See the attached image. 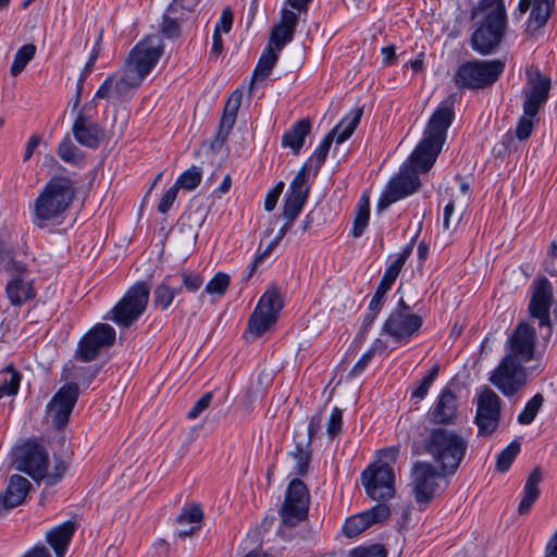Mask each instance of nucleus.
<instances>
[{
	"instance_id": "29",
	"label": "nucleus",
	"mask_w": 557,
	"mask_h": 557,
	"mask_svg": "<svg viewBox=\"0 0 557 557\" xmlns=\"http://www.w3.org/2000/svg\"><path fill=\"white\" fill-rule=\"evenodd\" d=\"M30 488V482L20 474L10 478L9 485L3 496H0V515L20 506L26 498Z\"/></svg>"
},
{
	"instance_id": "1",
	"label": "nucleus",
	"mask_w": 557,
	"mask_h": 557,
	"mask_svg": "<svg viewBox=\"0 0 557 557\" xmlns=\"http://www.w3.org/2000/svg\"><path fill=\"white\" fill-rule=\"evenodd\" d=\"M454 112L448 107L438 108L430 119L424 136L409 157V164H405L399 174L393 177L384 194L381 196L377 208L386 209L393 202L414 193L420 186L418 172H426L436 161L446 138V132L453 122Z\"/></svg>"
},
{
	"instance_id": "64",
	"label": "nucleus",
	"mask_w": 557,
	"mask_h": 557,
	"mask_svg": "<svg viewBox=\"0 0 557 557\" xmlns=\"http://www.w3.org/2000/svg\"><path fill=\"white\" fill-rule=\"evenodd\" d=\"M23 557H51V555L44 545H38L28 550Z\"/></svg>"
},
{
	"instance_id": "25",
	"label": "nucleus",
	"mask_w": 557,
	"mask_h": 557,
	"mask_svg": "<svg viewBox=\"0 0 557 557\" xmlns=\"http://www.w3.org/2000/svg\"><path fill=\"white\" fill-rule=\"evenodd\" d=\"M553 299V288L547 278L535 282L529 311L533 318L539 319L540 326H550L549 308Z\"/></svg>"
},
{
	"instance_id": "20",
	"label": "nucleus",
	"mask_w": 557,
	"mask_h": 557,
	"mask_svg": "<svg viewBox=\"0 0 557 557\" xmlns=\"http://www.w3.org/2000/svg\"><path fill=\"white\" fill-rule=\"evenodd\" d=\"M422 318L416 313L393 311L383 324L382 333L397 343H407L418 334Z\"/></svg>"
},
{
	"instance_id": "43",
	"label": "nucleus",
	"mask_w": 557,
	"mask_h": 557,
	"mask_svg": "<svg viewBox=\"0 0 557 557\" xmlns=\"http://www.w3.org/2000/svg\"><path fill=\"white\" fill-rule=\"evenodd\" d=\"M519 451L520 443L518 441H512L498 454L496 458V470L502 473L506 472L510 468Z\"/></svg>"
},
{
	"instance_id": "5",
	"label": "nucleus",
	"mask_w": 557,
	"mask_h": 557,
	"mask_svg": "<svg viewBox=\"0 0 557 557\" xmlns=\"http://www.w3.org/2000/svg\"><path fill=\"white\" fill-rule=\"evenodd\" d=\"M473 18L478 27L471 36L472 48L481 54H490L499 46L507 29L505 1L481 0Z\"/></svg>"
},
{
	"instance_id": "61",
	"label": "nucleus",
	"mask_w": 557,
	"mask_h": 557,
	"mask_svg": "<svg viewBox=\"0 0 557 557\" xmlns=\"http://www.w3.org/2000/svg\"><path fill=\"white\" fill-rule=\"evenodd\" d=\"M371 352H364L361 358L357 361V363L354 366V368L350 370L349 375L350 376H357L359 375L369 364V362L372 360Z\"/></svg>"
},
{
	"instance_id": "31",
	"label": "nucleus",
	"mask_w": 557,
	"mask_h": 557,
	"mask_svg": "<svg viewBox=\"0 0 557 557\" xmlns=\"http://www.w3.org/2000/svg\"><path fill=\"white\" fill-rule=\"evenodd\" d=\"M75 530L76 524L69 520L52 528L46 533V540L53 548L57 557H64Z\"/></svg>"
},
{
	"instance_id": "37",
	"label": "nucleus",
	"mask_w": 557,
	"mask_h": 557,
	"mask_svg": "<svg viewBox=\"0 0 557 557\" xmlns=\"http://www.w3.org/2000/svg\"><path fill=\"white\" fill-rule=\"evenodd\" d=\"M173 276L168 275L153 292V304L162 310L168 309L174 297L181 293L182 287L172 286Z\"/></svg>"
},
{
	"instance_id": "40",
	"label": "nucleus",
	"mask_w": 557,
	"mask_h": 557,
	"mask_svg": "<svg viewBox=\"0 0 557 557\" xmlns=\"http://www.w3.org/2000/svg\"><path fill=\"white\" fill-rule=\"evenodd\" d=\"M309 447L306 443L297 441L295 450L289 453V456L296 461L295 469L297 475H305L308 472L311 461V450Z\"/></svg>"
},
{
	"instance_id": "57",
	"label": "nucleus",
	"mask_w": 557,
	"mask_h": 557,
	"mask_svg": "<svg viewBox=\"0 0 557 557\" xmlns=\"http://www.w3.org/2000/svg\"><path fill=\"white\" fill-rule=\"evenodd\" d=\"M182 276V283H183V286L188 290V292H196L198 290L202 284H203V278L200 274H194V273H188V272H182L181 274Z\"/></svg>"
},
{
	"instance_id": "19",
	"label": "nucleus",
	"mask_w": 557,
	"mask_h": 557,
	"mask_svg": "<svg viewBox=\"0 0 557 557\" xmlns=\"http://www.w3.org/2000/svg\"><path fill=\"white\" fill-rule=\"evenodd\" d=\"M79 396V388L76 383L63 385L48 404V413L55 428H63L70 419Z\"/></svg>"
},
{
	"instance_id": "35",
	"label": "nucleus",
	"mask_w": 557,
	"mask_h": 557,
	"mask_svg": "<svg viewBox=\"0 0 557 557\" xmlns=\"http://www.w3.org/2000/svg\"><path fill=\"white\" fill-rule=\"evenodd\" d=\"M363 110L362 108H357L350 111L346 116L342 119V121L331 131L335 136L336 144H343L346 139H348L356 127L358 126L360 119L362 116Z\"/></svg>"
},
{
	"instance_id": "26",
	"label": "nucleus",
	"mask_w": 557,
	"mask_h": 557,
	"mask_svg": "<svg viewBox=\"0 0 557 557\" xmlns=\"http://www.w3.org/2000/svg\"><path fill=\"white\" fill-rule=\"evenodd\" d=\"M457 397L449 388H444L429 411L430 421L435 424H453L457 419Z\"/></svg>"
},
{
	"instance_id": "49",
	"label": "nucleus",
	"mask_w": 557,
	"mask_h": 557,
	"mask_svg": "<svg viewBox=\"0 0 557 557\" xmlns=\"http://www.w3.org/2000/svg\"><path fill=\"white\" fill-rule=\"evenodd\" d=\"M438 375V366H433V368L430 370L429 374L421 381L420 385L413 389L411 397L416 399H423L432 383Z\"/></svg>"
},
{
	"instance_id": "16",
	"label": "nucleus",
	"mask_w": 557,
	"mask_h": 557,
	"mask_svg": "<svg viewBox=\"0 0 557 557\" xmlns=\"http://www.w3.org/2000/svg\"><path fill=\"white\" fill-rule=\"evenodd\" d=\"M15 468L30 475L34 480H44L47 476L48 454L37 443L27 442L13 450Z\"/></svg>"
},
{
	"instance_id": "53",
	"label": "nucleus",
	"mask_w": 557,
	"mask_h": 557,
	"mask_svg": "<svg viewBox=\"0 0 557 557\" xmlns=\"http://www.w3.org/2000/svg\"><path fill=\"white\" fill-rule=\"evenodd\" d=\"M343 416L342 410L334 407L327 422V434L331 438L335 437L342 430Z\"/></svg>"
},
{
	"instance_id": "48",
	"label": "nucleus",
	"mask_w": 557,
	"mask_h": 557,
	"mask_svg": "<svg viewBox=\"0 0 557 557\" xmlns=\"http://www.w3.org/2000/svg\"><path fill=\"white\" fill-rule=\"evenodd\" d=\"M334 139L335 136L332 134V132H330L314 150L312 158L315 161L317 171H319L322 164L325 162L330 147Z\"/></svg>"
},
{
	"instance_id": "36",
	"label": "nucleus",
	"mask_w": 557,
	"mask_h": 557,
	"mask_svg": "<svg viewBox=\"0 0 557 557\" xmlns=\"http://www.w3.org/2000/svg\"><path fill=\"white\" fill-rule=\"evenodd\" d=\"M202 518L203 513L200 506L198 505H193L183 509L182 513L177 518V522L180 525L189 524V529H178V537L184 539L196 533L200 529Z\"/></svg>"
},
{
	"instance_id": "17",
	"label": "nucleus",
	"mask_w": 557,
	"mask_h": 557,
	"mask_svg": "<svg viewBox=\"0 0 557 557\" xmlns=\"http://www.w3.org/2000/svg\"><path fill=\"white\" fill-rule=\"evenodd\" d=\"M115 335V330L111 325L96 324L78 342L75 357L83 362L95 360L100 349L114 344Z\"/></svg>"
},
{
	"instance_id": "8",
	"label": "nucleus",
	"mask_w": 557,
	"mask_h": 557,
	"mask_svg": "<svg viewBox=\"0 0 557 557\" xmlns=\"http://www.w3.org/2000/svg\"><path fill=\"white\" fill-rule=\"evenodd\" d=\"M440 467L435 468L426 461H417L410 472V485L414 500L420 509H424L437 495L440 491H444L448 483Z\"/></svg>"
},
{
	"instance_id": "58",
	"label": "nucleus",
	"mask_w": 557,
	"mask_h": 557,
	"mask_svg": "<svg viewBox=\"0 0 557 557\" xmlns=\"http://www.w3.org/2000/svg\"><path fill=\"white\" fill-rule=\"evenodd\" d=\"M283 188L284 183L278 182L272 189L268 191L264 200V209L267 211H272L275 208L277 200L283 191Z\"/></svg>"
},
{
	"instance_id": "52",
	"label": "nucleus",
	"mask_w": 557,
	"mask_h": 557,
	"mask_svg": "<svg viewBox=\"0 0 557 557\" xmlns=\"http://www.w3.org/2000/svg\"><path fill=\"white\" fill-rule=\"evenodd\" d=\"M348 557H386L383 546L376 544L369 547H358L349 553Z\"/></svg>"
},
{
	"instance_id": "32",
	"label": "nucleus",
	"mask_w": 557,
	"mask_h": 557,
	"mask_svg": "<svg viewBox=\"0 0 557 557\" xmlns=\"http://www.w3.org/2000/svg\"><path fill=\"white\" fill-rule=\"evenodd\" d=\"M243 99V91L239 89L234 90L224 106V112L220 122L216 139L223 143L231 133L239 110Z\"/></svg>"
},
{
	"instance_id": "2",
	"label": "nucleus",
	"mask_w": 557,
	"mask_h": 557,
	"mask_svg": "<svg viewBox=\"0 0 557 557\" xmlns=\"http://www.w3.org/2000/svg\"><path fill=\"white\" fill-rule=\"evenodd\" d=\"M159 35H148L131 50L121 71L110 75L98 88L95 98L125 101L133 97L146 76L163 54Z\"/></svg>"
},
{
	"instance_id": "56",
	"label": "nucleus",
	"mask_w": 557,
	"mask_h": 557,
	"mask_svg": "<svg viewBox=\"0 0 557 557\" xmlns=\"http://www.w3.org/2000/svg\"><path fill=\"white\" fill-rule=\"evenodd\" d=\"M212 400V393L203 394L193 406V408L188 411V419H196L201 412L209 408Z\"/></svg>"
},
{
	"instance_id": "34",
	"label": "nucleus",
	"mask_w": 557,
	"mask_h": 557,
	"mask_svg": "<svg viewBox=\"0 0 557 557\" xmlns=\"http://www.w3.org/2000/svg\"><path fill=\"white\" fill-rule=\"evenodd\" d=\"M542 480V471L540 468H535L527 479L523 487V497L520 500L518 512L520 515H527L530 512L532 506L540 496L539 484Z\"/></svg>"
},
{
	"instance_id": "21",
	"label": "nucleus",
	"mask_w": 557,
	"mask_h": 557,
	"mask_svg": "<svg viewBox=\"0 0 557 557\" xmlns=\"http://www.w3.org/2000/svg\"><path fill=\"white\" fill-rule=\"evenodd\" d=\"M307 174L308 164L305 163L290 182L282 213L289 222H293L297 218L307 201L309 195Z\"/></svg>"
},
{
	"instance_id": "7",
	"label": "nucleus",
	"mask_w": 557,
	"mask_h": 557,
	"mask_svg": "<svg viewBox=\"0 0 557 557\" xmlns=\"http://www.w3.org/2000/svg\"><path fill=\"white\" fill-rule=\"evenodd\" d=\"M527 77L528 82L523 89V115L516 127V136L520 140H525L531 136L534 119L548 100L550 90V78L542 75L539 69L528 70Z\"/></svg>"
},
{
	"instance_id": "18",
	"label": "nucleus",
	"mask_w": 557,
	"mask_h": 557,
	"mask_svg": "<svg viewBox=\"0 0 557 557\" xmlns=\"http://www.w3.org/2000/svg\"><path fill=\"white\" fill-rule=\"evenodd\" d=\"M11 278L7 284V295L13 306H21L23 302L35 297L33 278L28 270L15 260H9L5 265Z\"/></svg>"
},
{
	"instance_id": "15",
	"label": "nucleus",
	"mask_w": 557,
	"mask_h": 557,
	"mask_svg": "<svg viewBox=\"0 0 557 557\" xmlns=\"http://www.w3.org/2000/svg\"><path fill=\"white\" fill-rule=\"evenodd\" d=\"M283 300L277 289L267 290L249 318V331L256 336L265 333L278 319Z\"/></svg>"
},
{
	"instance_id": "3",
	"label": "nucleus",
	"mask_w": 557,
	"mask_h": 557,
	"mask_svg": "<svg viewBox=\"0 0 557 557\" xmlns=\"http://www.w3.org/2000/svg\"><path fill=\"white\" fill-rule=\"evenodd\" d=\"M159 35H148L131 50L121 71L110 75L98 88L95 98L125 101L133 97L146 76L163 54Z\"/></svg>"
},
{
	"instance_id": "9",
	"label": "nucleus",
	"mask_w": 557,
	"mask_h": 557,
	"mask_svg": "<svg viewBox=\"0 0 557 557\" xmlns=\"http://www.w3.org/2000/svg\"><path fill=\"white\" fill-rule=\"evenodd\" d=\"M504 69L505 63L498 59L469 61L458 67L454 81L460 88H485L498 79Z\"/></svg>"
},
{
	"instance_id": "41",
	"label": "nucleus",
	"mask_w": 557,
	"mask_h": 557,
	"mask_svg": "<svg viewBox=\"0 0 557 557\" xmlns=\"http://www.w3.org/2000/svg\"><path fill=\"white\" fill-rule=\"evenodd\" d=\"M36 46L27 44L22 46L14 55L13 63L11 65V75L17 76L27 65V63L35 57Z\"/></svg>"
},
{
	"instance_id": "24",
	"label": "nucleus",
	"mask_w": 557,
	"mask_h": 557,
	"mask_svg": "<svg viewBox=\"0 0 557 557\" xmlns=\"http://www.w3.org/2000/svg\"><path fill=\"white\" fill-rule=\"evenodd\" d=\"M389 515L391 509L386 504H376L368 510L349 517L343 525V532L347 537H355L373 524L385 521Z\"/></svg>"
},
{
	"instance_id": "60",
	"label": "nucleus",
	"mask_w": 557,
	"mask_h": 557,
	"mask_svg": "<svg viewBox=\"0 0 557 557\" xmlns=\"http://www.w3.org/2000/svg\"><path fill=\"white\" fill-rule=\"evenodd\" d=\"M66 470V466L63 461L59 460L55 462L54 471L49 473L47 471V476L44 480H47L49 485H54L64 474Z\"/></svg>"
},
{
	"instance_id": "22",
	"label": "nucleus",
	"mask_w": 557,
	"mask_h": 557,
	"mask_svg": "<svg viewBox=\"0 0 557 557\" xmlns=\"http://www.w3.org/2000/svg\"><path fill=\"white\" fill-rule=\"evenodd\" d=\"M536 334L534 327L527 322H520L508 338L507 356L523 362H529L534 357Z\"/></svg>"
},
{
	"instance_id": "4",
	"label": "nucleus",
	"mask_w": 557,
	"mask_h": 557,
	"mask_svg": "<svg viewBox=\"0 0 557 557\" xmlns=\"http://www.w3.org/2000/svg\"><path fill=\"white\" fill-rule=\"evenodd\" d=\"M74 183L65 176L48 181L33 206V222L42 228L62 223L74 199Z\"/></svg>"
},
{
	"instance_id": "33",
	"label": "nucleus",
	"mask_w": 557,
	"mask_h": 557,
	"mask_svg": "<svg viewBox=\"0 0 557 557\" xmlns=\"http://www.w3.org/2000/svg\"><path fill=\"white\" fill-rule=\"evenodd\" d=\"M311 131V122L309 119L297 121L290 129H288L282 137V146L290 148L295 156L299 154L304 146L307 135Z\"/></svg>"
},
{
	"instance_id": "11",
	"label": "nucleus",
	"mask_w": 557,
	"mask_h": 557,
	"mask_svg": "<svg viewBox=\"0 0 557 557\" xmlns=\"http://www.w3.org/2000/svg\"><path fill=\"white\" fill-rule=\"evenodd\" d=\"M523 361L505 355L499 364L492 372L488 381L504 395L513 396L522 389L528 382V371Z\"/></svg>"
},
{
	"instance_id": "10",
	"label": "nucleus",
	"mask_w": 557,
	"mask_h": 557,
	"mask_svg": "<svg viewBox=\"0 0 557 557\" xmlns=\"http://www.w3.org/2000/svg\"><path fill=\"white\" fill-rule=\"evenodd\" d=\"M149 300V287L146 283L133 285L125 296L106 317L120 327H129L146 310Z\"/></svg>"
},
{
	"instance_id": "45",
	"label": "nucleus",
	"mask_w": 557,
	"mask_h": 557,
	"mask_svg": "<svg viewBox=\"0 0 557 557\" xmlns=\"http://www.w3.org/2000/svg\"><path fill=\"white\" fill-rule=\"evenodd\" d=\"M58 156L67 163L77 164L83 160L82 151L66 136L58 147Z\"/></svg>"
},
{
	"instance_id": "44",
	"label": "nucleus",
	"mask_w": 557,
	"mask_h": 557,
	"mask_svg": "<svg viewBox=\"0 0 557 557\" xmlns=\"http://www.w3.org/2000/svg\"><path fill=\"white\" fill-rule=\"evenodd\" d=\"M202 172L201 169L193 165L183 172L176 180L175 186L180 189L193 190L201 182Z\"/></svg>"
},
{
	"instance_id": "55",
	"label": "nucleus",
	"mask_w": 557,
	"mask_h": 557,
	"mask_svg": "<svg viewBox=\"0 0 557 557\" xmlns=\"http://www.w3.org/2000/svg\"><path fill=\"white\" fill-rule=\"evenodd\" d=\"M177 193L178 188L175 185H173L163 194L158 205V211L160 213L164 214L171 209L172 205L177 198Z\"/></svg>"
},
{
	"instance_id": "6",
	"label": "nucleus",
	"mask_w": 557,
	"mask_h": 557,
	"mask_svg": "<svg viewBox=\"0 0 557 557\" xmlns=\"http://www.w3.org/2000/svg\"><path fill=\"white\" fill-rule=\"evenodd\" d=\"M444 473L455 474L466 456L468 442L453 430L433 429L423 444Z\"/></svg>"
},
{
	"instance_id": "47",
	"label": "nucleus",
	"mask_w": 557,
	"mask_h": 557,
	"mask_svg": "<svg viewBox=\"0 0 557 557\" xmlns=\"http://www.w3.org/2000/svg\"><path fill=\"white\" fill-rule=\"evenodd\" d=\"M458 203L453 198L444 208L443 227L449 233L454 231L461 220L457 221Z\"/></svg>"
},
{
	"instance_id": "39",
	"label": "nucleus",
	"mask_w": 557,
	"mask_h": 557,
	"mask_svg": "<svg viewBox=\"0 0 557 557\" xmlns=\"http://www.w3.org/2000/svg\"><path fill=\"white\" fill-rule=\"evenodd\" d=\"M277 53L273 47L268 46L261 54L253 72V78H265L277 62Z\"/></svg>"
},
{
	"instance_id": "62",
	"label": "nucleus",
	"mask_w": 557,
	"mask_h": 557,
	"mask_svg": "<svg viewBox=\"0 0 557 557\" xmlns=\"http://www.w3.org/2000/svg\"><path fill=\"white\" fill-rule=\"evenodd\" d=\"M321 421H322V418L320 414L313 416L312 419L310 420L309 425H308V437L304 442V443H306L307 446H310L312 437L319 431Z\"/></svg>"
},
{
	"instance_id": "42",
	"label": "nucleus",
	"mask_w": 557,
	"mask_h": 557,
	"mask_svg": "<svg viewBox=\"0 0 557 557\" xmlns=\"http://www.w3.org/2000/svg\"><path fill=\"white\" fill-rule=\"evenodd\" d=\"M544 404V397L542 394H535L525 405L524 409L518 416V422L522 425L531 424L541 407Z\"/></svg>"
},
{
	"instance_id": "38",
	"label": "nucleus",
	"mask_w": 557,
	"mask_h": 557,
	"mask_svg": "<svg viewBox=\"0 0 557 557\" xmlns=\"http://www.w3.org/2000/svg\"><path fill=\"white\" fill-rule=\"evenodd\" d=\"M21 374L12 367L0 372V399L5 396L15 395L18 392Z\"/></svg>"
},
{
	"instance_id": "28",
	"label": "nucleus",
	"mask_w": 557,
	"mask_h": 557,
	"mask_svg": "<svg viewBox=\"0 0 557 557\" xmlns=\"http://www.w3.org/2000/svg\"><path fill=\"white\" fill-rule=\"evenodd\" d=\"M298 23V15L293 11L283 9L281 12V21L275 25L270 35V45L276 51H280L287 42H290L294 37L296 25Z\"/></svg>"
},
{
	"instance_id": "54",
	"label": "nucleus",
	"mask_w": 557,
	"mask_h": 557,
	"mask_svg": "<svg viewBox=\"0 0 557 557\" xmlns=\"http://www.w3.org/2000/svg\"><path fill=\"white\" fill-rule=\"evenodd\" d=\"M161 32L165 37L170 39L177 38L181 34V26L176 20L164 15L161 24Z\"/></svg>"
},
{
	"instance_id": "12",
	"label": "nucleus",
	"mask_w": 557,
	"mask_h": 557,
	"mask_svg": "<svg viewBox=\"0 0 557 557\" xmlns=\"http://www.w3.org/2000/svg\"><path fill=\"white\" fill-rule=\"evenodd\" d=\"M502 405L500 397L492 388L484 386L478 393L474 423L479 436H490L498 429Z\"/></svg>"
},
{
	"instance_id": "14",
	"label": "nucleus",
	"mask_w": 557,
	"mask_h": 557,
	"mask_svg": "<svg viewBox=\"0 0 557 557\" xmlns=\"http://www.w3.org/2000/svg\"><path fill=\"white\" fill-rule=\"evenodd\" d=\"M309 492L306 484L294 479L288 484L284 503L280 509V516L285 527H295L308 517Z\"/></svg>"
},
{
	"instance_id": "30",
	"label": "nucleus",
	"mask_w": 557,
	"mask_h": 557,
	"mask_svg": "<svg viewBox=\"0 0 557 557\" xmlns=\"http://www.w3.org/2000/svg\"><path fill=\"white\" fill-rule=\"evenodd\" d=\"M554 5L555 0H520L518 8L521 13L530 10L528 28L535 30L546 24Z\"/></svg>"
},
{
	"instance_id": "59",
	"label": "nucleus",
	"mask_w": 557,
	"mask_h": 557,
	"mask_svg": "<svg viewBox=\"0 0 557 557\" xmlns=\"http://www.w3.org/2000/svg\"><path fill=\"white\" fill-rule=\"evenodd\" d=\"M232 25H233V12L228 7H226L222 11L220 21L215 25L214 32H218V34H220L221 32L228 33L232 29Z\"/></svg>"
},
{
	"instance_id": "51",
	"label": "nucleus",
	"mask_w": 557,
	"mask_h": 557,
	"mask_svg": "<svg viewBox=\"0 0 557 557\" xmlns=\"http://www.w3.org/2000/svg\"><path fill=\"white\" fill-rule=\"evenodd\" d=\"M470 196H471V194H470L469 184L466 182H462L460 184L459 195H456L453 197V199L456 200L458 203L457 221L461 220L462 214L470 202Z\"/></svg>"
},
{
	"instance_id": "27",
	"label": "nucleus",
	"mask_w": 557,
	"mask_h": 557,
	"mask_svg": "<svg viewBox=\"0 0 557 557\" xmlns=\"http://www.w3.org/2000/svg\"><path fill=\"white\" fill-rule=\"evenodd\" d=\"M72 132L76 141L88 148H97L104 136L103 129L83 113L74 121Z\"/></svg>"
},
{
	"instance_id": "50",
	"label": "nucleus",
	"mask_w": 557,
	"mask_h": 557,
	"mask_svg": "<svg viewBox=\"0 0 557 557\" xmlns=\"http://www.w3.org/2000/svg\"><path fill=\"white\" fill-rule=\"evenodd\" d=\"M370 216V211L368 209V205H363L362 209H357L354 227H352V236L359 237L362 235L364 228L368 225Z\"/></svg>"
},
{
	"instance_id": "46",
	"label": "nucleus",
	"mask_w": 557,
	"mask_h": 557,
	"mask_svg": "<svg viewBox=\"0 0 557 557\" xmlns=\"http://www.w3.org/2000/svg\"><path fill=\"white\" fill-rule=\"evenodd\" d=\"M231 283V277L224 272H218L206 285L205 293L221 297L225 294Z\"/></svg>"
},
{
	"instance_id": "23",
	"label": "nucleus",
	"mask_w": 557,
	"mask_h": 557,
	"mask_svg": "<svg viewBox=\"0 0 557 557\" xmlns=\"http://www.w3.org/2000/svg\"><path fill=\"white\" fill-rule=\"evenodd\" d=\"M413 249V242L407 245L404 250L396 256V258L391 262V264L385 269V272L379 283V286L369 304L370 311L379 312L383 306V300L393 285V283L398 277L404 264L406 263L408 257L411 255Z\"/></svg>"
},
{
	"instance_id": "63",
	"label": "nucleus",
	"mask_w": 557,
	"mask_h": 557,
	"mask_svg": "<svg viewBox=\"0 0 557 557\" xmlns=\"http://www.w3.org/2000/svg\"><path fill=\"white\" fill-rule=\"evenodd\" d=\"M546 271L557 275V245L552 244L549 250V259L546 261Z\"/></svg>"
},
{
	"instance_id": "13",
	"label": "nucleus",
	"mask_w": 557,
	"mask_h": 557,
	"mask_svg": "<svg viewBox=\"0 0 557 557\" xmlns=\"http://www.w3.org/2000/svg\"><path fill=\"white\" fill-rule=\"evenodd\" d=\"M394 471L386 462H373L361 474V483L367 495L377 502L394 497Z\"/></svg>"
}]
</instances>
